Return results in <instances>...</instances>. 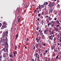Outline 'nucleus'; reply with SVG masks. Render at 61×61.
Segmentation results:
<instances>
[{
    "mask_svg": "<svg viewBox=\"0 0 61 61\" xmlns=\"http://www.w3.org/2000/svg\"><path fill=\"white\" fill-rule=\"evenodd\" d=\"M53 56H55V55H56V54H53Z\"/></svg>",
    "mask_w": 61,
    "mask_h": 61,
    "instance_id": "680f3d73",
    "label": "nucleus"
},
{
    "mask_svg": "<svg viewBox=\"0 0 61 61\" xmlns=\"http://www.w3.org/2000/svg\"><path fill=\"white\" fill-rule=\"evenodd\" d=\"M6 41H8V39H7V37H6Z\"/></svg>",
    "mask_w": 61,
    "mask_h": 61,
    "instance_id": "ea45409f",
    "label": "nucleus"
},
{
    "mask_svg": "<svg viewBox=\"0 0 61 61\" xmlns=\"http://www.w3.org/2000/svg\"><path fill=\"white\" fill-rule=\"evenodd\" d=\"M48 6H50V7L54 6V3L53 2L52 4L51 3H50L48 5Z\"/></svg>",
    "mask_w": 61,
    "mask_h": 61,
    "instance_id": "f03ea898",
    "label": "nucleus"
},
{
    "mask_svg": "<svg viewBox=\"0 0 61 61\" xmlns=\"http://www.w3.org/2000/svg\"><path fill=\"white\" fill-rule=\"evenodd\" d=\"M45 4H46V5H47L48 4V3H47V2H46Z\"/></svg>",
    "mask_w": 61,
    "mask_h": 61,
    "instance_id": "de8ad7c7",
    "label": "nucleus"
},
{
    "mask_svg": "<svg viewBox=\"0 0 61 61\" xmlns=\"http://www.w3.org/2000/svg\"><path fill=\"white\" fill-rule=\"evenodd\" d=\"M38 29H39V27H37V28H36V30H38Z\"/></svg>",
    "mask_w": 61,
    "mask_h": 61,
    "instance_id": "473e14b6",
    "label": "nucleus"
},
{
    "mask_svg": "<svg viewBox=\"0 0 61 61\" xmlns=\"http://www.w3.org/2000/svg\"><path fill=\"white\" fill-rule=\"evenodd\" d=\"M46 52H45V53H44V56H46Z\"/></svg>",
    "mask_w": 61,
    "mask_h": 61,
    "instance_id": "c03bdc74",
    "label": "nucleus"
},
{
    "mask_svg": "<svg viewBox=\"0 0 61 61\" xmlns=\"http://www.w3.org/2000/svg\"><path fill=\"white\" fill-rule=\"evenodd\" d=\"M54 51L55 52H56V50L55 49H54Z\"/></svg>",
    "mask_w": 61,
    "mask_h": 61,
    "instance_id": "6e6d98bb",
    "label": "nucleus"
},
{
    "mask_svg": "<svg viewBox=\"0 0 61 61\" xmlns=\"http://www.w3.org/2000/svg\"><path fill=\"white\" fill-rule=\"evenodd\" d=\"M37 36L38 37V35H39V33L38 32H37Z\"/></svg>",
    "mask_w": 61,
    "mask_h": 61,
    "instance_id": "bb28decb",
    "label": "nucleus"
},
{
    "mask_svg": "<svg viewBox=\"0 0 61 61\" xmlns=\"http://www.w3.org/2000/svg\"><path fill=\"white\" fill-rule=\"evenodd\" d=\"M56 19H57V18L56 17H55V18L54 20H56Z\"/></svg>",
    "mask_w": 61,
    "mask_h": 61,
    "instance_id": "603ef678",
    "label": "nucleus"
},
{
    "mask_svg": "<svg viewBox=\"0 0 61 61\" xmlns=\"http://www.w3.org/2000/svg\"><path fill=\"white\" fill-rule=\"evenodd\" d=\"M44 33L45 34H46V35H47V31H46V30H45L44 31Z\"/></svg>",
    "mask_w": 61,
    "mask_h": 61,
    "instance_id": "9b49d317",
    "label": "nucleus"
},
{
    "mask_svg": "<svg viewBox=\"0 0 61 61\" xmlns=\"http://www.w3.org/2000/svg\"><path fill=\"white\" fill-rule=\"evenodd\" d=\"M39 10L40 11H41V8H40V10Z\"/></svg>",
    "mask_w": 61,
    "mask_h": 61,
    "instance_id": "0e129e2a",
    "label": "nucleus"
},
{
    "mask_svg": "<svg viewBox=\"0 0 61 61\" xmlns=\"http://www.w3.org/2000/svg\"><path fill=\"white\" fill-rule=\"evenodd\" d=\"M3 58V57L2 55L0 56V60H1V59Z\"/></svg>",
    "mask_w": 61,
    "mask_h": 61,
    "instance_id": "a211bd4d",
    "label": "nucleus"
},
{
    "mask_svg": "<svg viewBox=\"0 0 61 61\" xmlns=\"http://www.w3.org/2000/svg\"><path fill=\"white\" fill-rule=\"evenodd\" d=\"M35 47H36V46H34V48H33V49H34V50H36V49H35Z\"/></svg>",
    "mask_w": 61,
    "mask_h": 61,
    "instance_id": "c9c22d12",
    "label": "nucleus"
},
{
    "mask_svg": "<svg viewBox=\"0 0 61 61\" xmlns=\"http://www.w3.org/2000/svg\"><path fill=\"white\" fill-rule=\"evenodd\" d=\"M40 18H41V19H43V16H41Z\"/></svg>",
    "mask_w": 61,
    "mask_h": 61,
    "instance_id": "49530a36",
    "label": "nucleus"
},
{
    "mask_svg": "<svg viewBox=\"0 0 61 61\" xmlns=\"http://www.w3.org/2000/svg\"><path fill=\"white\" fill-rule=\"evenodd\" d=\"M0 39L1 40H0V43L1 44H2L3 43V41H2V39L0 38Z\"/></svg>",
    "mask_w": 61,
    "mask_h": 61,
    "instance_id": "ddd939ff",
    "label": "nucleus"
},
{
    "mask_svg": "<svg viewBox=\"0 0 61 61\" xmlns=\"http://www.w3.org/2000/svg\"><path fill=\"white\" fill-rule=\"evenodd\" d=\"M2 51L5 52L6 51L8 52V47H6V46L5 48H4L3 49L1 50V51Z\"/></svg>",
    "mask_w": 61,
    "mask_h": 61,
    "instance_id": "f257e3e1",
    "label": "nucleus"
},
{
    "mask_svg": "<svg viewBox=\"0 0 61 61\" xmlns=\"http://www.w3.org/2000/svg\"><path fill=\"white\" fill-rule=\"evenodd\" d=\"M15 52H13V53L14 54V56H15V54H17V52L16 51H15Z\"/></svg>",
    "mask_w": 61,
    "mask_h": 61,
    "instance_id": "6e6552de",
    "label": "nucleus"
},
{
    "mask_svg": "<svg viewBox=\"0 0 61 61\" xmlns=\"http://www.w3.org/2000/svg\"><path fill=\"white\" fill-rule=\"evenodd\" d=\"M42 38H45V36L44 35H43L42 36Z\"/></svg>",
    "mask_w": 61,
    "mask_h": 61,
    "instance_id": "a878e982",
    "label": "nucleus"
},
{
    "mask_svg": "<svg viewBox=\"0 0 61 61\" xmlns=\"http://www.w3.org/2000/svg\"><path fill=\"white\" fill-rule=\"evenodd\" d=\"M29 40V38H27L26 39V41H28Z\"/></svg>",
    "mask_w": 61,
    "mask_h": 61,
    "instance_id": "a19ab883",
    "label": "nucleus"
},
{
    "mask_svg": "<svg viewBox=\"0 0 61 61\" xmlns=\"http://www.w3.org/2000/svg\"><path fill=\"white\" fill-rule=\"evenodd\" d=\"M20 18H19L18 19V23H19L20 22Z\"/></svg>",
    "mask_w": 61,
    "mask_h": 61,
    "instance_id": "5701e85b",
    "label": "nucleus"
},
{
    "mask_svg": "<svg viewBox=\"0 0 61 61\" xmlns=\"http://www.w3.org/2000/svg\"><path fill=\"white\" fill-rule=\"evenodd\" d=\"M56 40V37H55L54 38V42H55V41Z\"/></svg>",
    "mask_w": 61,
    "mask_h": 61,
    "instance_id": "b1692460",
    "label": "nucleus"
},
{
    "mask_svg": "<svg viewBox=\"0 0 61 61\" xmlns=\"http://www.w3.org/2000/svg\"><path fill=\"white\" fill-rule=\"evenodd\" d=\"M56 23L57 24H58L59 25H60V23H59V21L58 20H57L56 21Z\"/></svg>",
    "mask_w": 61,
    "mask_h": 61,
    "instance_id": "dca6fc26",
    "label": "nucleus"
},
{
    "mask_svg": "<svg viewBox=\"0 0 61 61\" xmlns=\"http://www.w3.org/2000/svg\"><path fill=\"white\" fill-rule=\"evenodd\" d=\"M47 50H46L45 52L46 53H47Z\"/></svg>",
    "mask_w": 61,
    "mask_h": 61,
    "instance_id": "e2e57ef3",
    "label": "nucleus"
},
{
    "mask_svg": "<svg viewBox=\"0 0 61 61\" xmlns=\"http://www.w3.org/2000/svg\"><path fill=\"white\" fill-rule=\"evenodd\" d=\"M52 24H54V23H55V22H54V21H52Z\"/></svg>",
    "mask_w": 61,
    "mask_h": 61,
    "instance_id": "4d7b16f0",
    "label": "nucleus"
},
{
    "mask_svg": "<svg viewBox=\"0 0 61 61\" xmlns=\"http://www.w3.org/2000/svg\"><path fill=\"white\" fill-rule=\"evenodd\" d=\"M18 34H17L15 35V37L17 38V37H18Z\"/></svg>",
    "mask_w": 61,
    "mask_h": 61,
    "instance_id": "6ab92c4d",
    "label": "nucleus"
},
{
    "mask_svg": "<svg viewBox=\"0 0 61 61\" xmlns=\"http://www.w3.org/2000/svg\"><path fill=\"white\" fill-rule=\"evenodd\" d=\"M6 23V22L5 21H4L3 22V25H6L5 24Z\"/></svg>",
    "mask_w": 61,
    "mask_h": 61,
    "instance_id": "4be33fe9",
    "label": "nucleus"
},
{
    "mask_svg": "<svg viewBox=\"0 0 61 61\" xmlns=\"http://www.w3.org/2000/svg\"><path fill=\"white\" fill-rule=\"evenodd\" d=\"M54 27V29L56 31V32H58V28L57 27Z\"/></svg>",
    "mask_w": 61,
    "mask_h": 61,
    "instance_id": "423d86ee",
    "label": "nucleus"
},
{
    "mask_svg": "<svg viewBox=\"0 0 61 61\" xmlns=\"http://www.w3.org/2000/svg\"><path fill=\"white\" fill-rule=\"evenodd\" d=\"M3 56L4 58L7 57V56H6V54L5 53H3Z\"/></svg>",
    "mask_w": 61,
    "mask_h": 61,
    "instance_id": "1a4fd4ad",
    "label": "nucleus"
},
{
    "mask_svg": "<svg viewBox=\"0 0 61 61\" xmlns=\"http://www.w3.org/2000/svg\"><path fill=\"white\" fill-rule=\"evenodd\" d=\"M43 46H46V44L45 43H44L43 44Z\"/></svg>",
    "mask_w": 61,
    "mask_h": 61,
    "instance_id": "bf43d9fd",
    "label": "nucleus"
},
{
    "mask_svg": "<svg viewBox=\"0 0 61 61\" xmlns=\"http://www.w3.org/2000/svg\"><path fill=\"white\" fill-rule=\"evenodd\" d=\"M50 12H51V13H52V12H53V10L51 9V10Z\"/></svg>",
    "mask_w": 61,
    "mask_h": 61,
    "instance_id": "e433bc0d",
    "label": "nucleus"
},
{
    "mask_svg": "<svg viewBox=\"0 0 61 61\" xmlns=\"http://www.w3.org/2000/svg\"><path fill=\"white\" fill-rule=\"evenodd\" d=\"M56 53H57L58 52V50H57V48H56Z\"/></svg>",
    "mask_w": 61,
    "mask_h": 61,
    "instance_id": "cd10ccee",
    "label": "nucleus"
},
{
    "mask_svg": "<svg viewBox=\"0 0 61 61\" xmlns=\"http://www.w3.org/2000/svg\"><path fill=\"white\" fill-rule=\"evenodd\" d=\"M5 46H6V47H8V43L7 41L5 42Z\"/></svg>",
    "mask_w": 61,
    "mask_h": 61,
    "instance_id": "0eeeda50",
    "label": "nucleus"
},
{
    "mask_svg": "<svg viewBox=\"0 0 61 61\" xmlns=\"http://www.w3.org/2000/svg\"><path fill=\"white\" fill-rule=\"evenodd\" d=\"M48 19H49V21H50V20H52V18H51V17H48Z\"/></svg>",
    "mask_w": 61,
    "mask_h": 61,
    "instance_id": "2eb2a0df",
    "label": "nucleus"
},
{
    "mask_svg": "<svg viewBox=\"0 0 61 61\" xmlns=\"http://www.w3.org/2000/svg\"><path fill=\"white\" fill-rule=\"evenodd\" d=\"M55 46H54H54H51V49H52V50H53V49H54V48H55Z\"/></svg>",
    "mask_w": 61,
    "mask_h": 61,
    "instance_id": "4468645a",
    "label": "nucleus"
},
{
    "mask_svg": "<svg viewBox=\"0 0 61 61\" xmlns=\"http://www.w3.org/2000/svg\"><path fill=\"white\" fill-rule=\"evenodd\" d=\"M41 15V14H38V16H39V17H40V15Z\"/></svg>",
    "mask_w": 61,
    "mask_h": 61,
    "instance_id": "58836bf2",
    "label": "nucleus"
},
{
    "mask_svg": "<svg viewBox=\"0 0 61 61\" xmlns=\"http://www.w3.org/2000/svg\"><path fill=\"white\" fill-rule=\"evenodd\" d=\"M9 56L10 57H12L13 56V55H12V54H9Z\"/></svg>",
    "mask_w": 61,
    "mask_h": 61,
    "instance_id": "412c9836",
    "label": "nucleus"
},
{
    "mask_svg": "<svg viewBox=\"0 0 61 61\" xmlns=\"http://www.w3.org/2000/svg\"><path fill=\"white\" fill-rule=\"evenodd\" d=\"M17 47L16 46H15V50H16V49H17Z\"/></svg>",
    "mask_w": 61,
    "mask_h": 61,
    "instance_id": "f704fd0d",
    "label": "nucleus"
},
{
    "mask_svg": "<svg viewBox=\"0 0 61 61\" xmlns=\"http://www.w3.org/2000/svg\"><path fill=\"white\" fill-rule=\"evenodd\" d=\"M38 7H39V9L41 8V6L40 5V4L39 5V6H38Z\"/></svg>",
    "mask_w": 61,
    "mask_h": 61,
    "instance_id": "2f4dec72",
    "label": "nucleus"
},
{
    "mask_svg": "<svg viewBox=\"0 0 61 61\" xmlns=\"http://www.w3.org/2000/svg\"><path fill=\"white\" fill-rule=\"evenodd\" d=\"M45 60L46 61H47V58H46V59H45Z\"/></svg>",
    "mask_w": 61,
    "mask_h": 61,
    "instance_id": "774afa93",
    "label": "nucleus"
},
{
    "mask_svg": "<svg viewBox=\"0 0 61 61\" xmlns=\"http://www.w3.org/2000/svg\"><path fill=\"white\" fill-rule=\"evenodd\" d=\"M6 35H5V34H4V33H3V34L2 35V37L3 38H5V36H5Z\"/></svg>",
    "mask_w": 61,
    "mask_h": 61,
    "instance_id": "f3484780",
    "label": "nucleus"
},
{
    "mask_svg": "<svg viewBox=\"0 0 61 61\" xmlns=\"http://www.w3.org/2000/svg\"><path fill=\"white\" fill-rule=\"evenodd\" d=\"M10 61H13V59H12V58H11L10 59Z\"/></svg>",
    "mask_w": 61,
    "mask_h": 61,
    "instance_id": "393cba45",
    "label": "nucleus"
},
{
    "mask_svg": "<svg viewBox=\"0 0 61 61\" xmlns=\"http://www.w3.org/2000/svg\"><path fill=\"white\" fill-rule=\"evenodd\" d=\"M40 47H42V44H40Z\"/></svg>",
    "mask_w": 61,
    "mask_h": 61,
    "instance_id": "a18cd8bd",
    "label": "nucleus"
},
{
    "mask_svg": "<svg viewBox=\"0 0 61 61\" xmlns=\"http://www.w3.org/2000/svg\"><path fill=\"white\" fill-rule=\"evenodd\" d=\"M54 61V59H53V58H52V59H51V61Z\"/></svg>",
    "mask_w": 61,
    "mask_h": 61,
    "instance_id": "13d9d810",
    "label": "nucleus"
},
{
    "mask_svg": "<svg viewBox=\"0 0 61 61\" xmlns=\"http://www.w3.org/2000/svg\"><path fill=\"white\" fill-rule=\"evenodd\" d=\"M19 16H18V17H17V19H18V18H19Z\"/></svg>",
    "mask_w": 61,
    "mask_h": 61,
    "instance_id": "69168bd1",
    "label": "nucleus"
},
{
    "mask_svg": "<svg viewBox=\"0 0 61 61\" xmlns=\"http://www.w3.org/2000/svg\"><path fill=\"white\" fill-rule=\"evenodd\" d=\"M38 53H36H36H35V54H34V56H36V57H37V56H38Z\"/></svg>",
    "mask_w": 61,
    "mask_h": 61,
    "instance_id": "f8f14e48",
    "label": "nucleus"
},
{
    "mask_svg": "<svg viewBox=\"0 0 61 61\" xmlns=\"http://www.w3.org/2000/svg\"><path fill=\"white\" fill-rule=\"evenodd\" d=\"M17 10H20V7H19L17 8Z\"/></svg>",
    "mask_w": 61,
    "mask_h": 61,
    "instance_id": "c85d7f7f",
    "label": "nucleus"
},
{
    "mask_svg": "<svg viewBox=\"0 0 61 61\" xmlns=\"http://www.w3.org/2000/svg\"><path fill=\"white\" fill-rule=\"evenodd\" d=\"M51 34H52V35H53V34H54V31H53V30H52V31H51Z\"/></svg>",
    "mask_w": 61,
    "mask_h": 61,
    "instance_id": "4c0bfd02",
    "label": "nucleus"
},
{
    "mask_svg": "<svg viewBox=\"0 0 61 61\" xmlns=\"http://www.w3.org/2000/svg\"><path fill=\"white\" fill-rule=\"evenodd\" d=\"M57 49H58V50H59V51H60V47H58Z\"/></svg>",
    "mask_w": 61,
    "mask_h": 61,
    "instance_id": "72a5a7b5",
    "label": "nucleus"
},
{
    "mask_svg": "<svg viewBox=\"0 0 61 61\" xmlns=\"http://www.w3.org/2000/svg\"><path fill=\"white\" fill-rule=\"evenodd\" d=\"M25 45H26V46H28V43H26Z\"/></svg>",
    "mask_w": 61,
    "mask_h": 61,
    "instance_id": "3c124183",
    "label": "nucleus"
},
{
    "mask_svg": "<svg viewBox=\"0 0 61 61\" xmlns=\"http://www.w3.org/2000/svg\"><path fill=\"white\" fill-rule=\"evenodd\" d=\"M42 15H44V12L43 11L42 12Z\"/></svg>",
    "mask_w": 61,
    "mask_h": 61,
    "instance_id": "052dcab7",
    "label": "nucleus"
},
{
    "mask_svg": "<svg viewBox=\"0 0 61 61\" xmlns=\"http://www.w3.org/2000/svg\"><path fill=\"white\" fill-rule=\"evenodd\" d=\"M51 40H53V35H52V34L51 35V36H49V38L50 39H51Z\"/></svg>",
    "mask_w": 61,
    "mask_h": 61,
    "instance_id": "9d476101",
    "label": "nucleus"
},
{
    "mask_svg": "<svg viewBox=\"0 0 61 61\" xmlns=\"http://www.w3.org/2000/svg\"><path fill=\"white\" fill-rule=\"evenodd\" d=\"M50 25V23H49V24H48V26H49V25Z\"/></svg>",
    "mask_w": 61,
    "mask_h": 61,
    "instance_id": "864d4df0",
    "label": "nucleus"
},
{
    "mask_svg": "<svg viewBox=\"0 0 61 61\" xmlns=\"http://www.w3.org/2000/svg\"><path fill=\"white\" fill-rule=\"evenodd\" d=\"M42 55H43V54H42V53L41 54H40V56L41 57H42Z\"/></svg>",
    "mask_w": 61,
    "mask_h": 61,
    "instance_id": "37998d69",
    "label": "nucleus"
},
{
    "mask_svg": "<svg viewBox=\"0 0 61 61\" xmlns=\"http://www.w3.org/2000/svg\"><path fill=\"white\" fill-rule=\"evenodd\" d=\"M41 38V37L40 36L39 37V39H38V37H37L36 38V40L37 41V43H38L39 42V41L40 40V38Z\"/></svg>",
    "mask_w": 61,
    "mask_h": 61,
    "instance_id": "20e7f679",
    "label": "nucleus"
},
{
    "mask_svg": "<svg viewBox=\"0 0 61 61\" xmlns=\"http://www.w3.org/2000/svg\"><path fill=\"white\" fill-rule=\"evenodd\" d=\"M20 12V10H18V14H19Z\"/></svg>",
    "mask_w": 61,
    "mask_h": 61,
    "instance_id": "8fccbe9b",
    "label": "nucleus"
},
{
    "mask_svg": "<svg viewBox=\"0 0 61 61\" xmlns=\"http://www.w3.org/2000/svg\"><path fill=\"white\" fill-rule=\"evenodd\" d=\"M51 26L52 27H54V25L53 24L51 25Z\"/></svg>",
    "mask_w": 61,
    "mask_h": 61,
    "instance_id": "5fc2aeb1",
    "label": "nucleus"
},
{
    "mask_svg": "<svg viewBox=\"0 0 61 61\" xmlns=\"http://www.w3.org/2000/svg\"><path fill=\"white\" fill-rule=\"evenodd\" d=\"M59 30H61V26H60L59 27Z\"/></svg>",
    "mask_w": 61,
    "mask_h": 61,
    "instance_id": "c756f323",
    "label": "nucleus"
},
{
    "mask_svg": "<svg viewBox=\"0 0 61 61\" xmlns=\"http://www.w3.org/2000/svg\"><path fill=\"white\" fill-rule=\"evenodd\" d=\"M41 50V49L40 48H39V49H38V51H39V53L40 52V50Z\"/></svg>",
    "mask_w": 61,
    "mask_h": 61,
    "instance_id": "aec40b11",
    "label": "nucleus"
},
{
    "mask_svg": "<svg viewBox=\"0 0 61 61\" xmlns=\"http://www.w3.org/2000/svg\"><path fill=\"white\" fill-rule=\"evenodd\" d=\"M56 58H58V55H57L56 57Z\"/></svg>",
    "mask_w": 61,
    "mask_h": 61,
    "instance_id": "79ce46f5",
    "label": "nucleus"
},
{
    "mask_svg": "<svg viewBox=\"0 0 61 61\" xmlns=\"http://www.w3.org/2000/svg\"><path fill=\"white\" fill-rule=\"evenodd\" d=\"M8 33V31H6L5 32V31L3 33L4 35H5L6 36H7Z\"/></svg>",
    "mask_w": 61,
    "mask_h": 61,
    "instance_id": "7ed1b4c3",
    "label": "nucleus"
},
{
    "mask_svg": "<svg viewBox=\"0 0 61 61\" xmlns=\"http://www.w3.org/2000/svg\"><path fill=\"white\" fill-rule=\"evenodd\" d=\"M36 48L38 49V45H36Z\"/></svg>",
    "mask_w": 61,
    "mask_h": 61,
    "instance_id": "09e8293b",
    "label": "nucleus"
},
{
    "mask_svg": "<svg viewBox=\"0 0 61 61\" xmlns=\"http://www.w3.org/2000/svg\"><path fill=\"white\" fill-rule=\"evenodd\" d=\"M60 41L61 43V36L60 37Z\"/></svg>",
    "mask_w": 61,
    "mask_h": 61,
    "instance_id": "7c9ffc66",
    "label": "nucleus"
},
{
    "mask_svg": "<svg viewBox=\"0 0 61 61\" xmlns=\"http://www.w3.org/2000/svg\"><path fill=\"white\" fill-rule=\"evenodd\" d=\"M7 26L6 25H3L2 26L1 28V29H3L4 28H6Z\"/></svg>",
    "mask_w": 61,
    "mask_h": 61,
    "instance_id": "39448f33",
    "label": "nucleus"
},
{
    "mask_svg": "<svg viewBox=\"0 0 61 61\" xmlns=\"http://www.w3.org/2000/svg\"><path fill=\"white\" fill-rule=\"evenodd\" d=\"M26 43H27V41H26L25 42V44H26Z\"/></svg>",
    "mask_w": 61,
    "mask_h": 61,
    "instance_id": "338daca9",
    "label": "nucleus"
}]
</instances>
